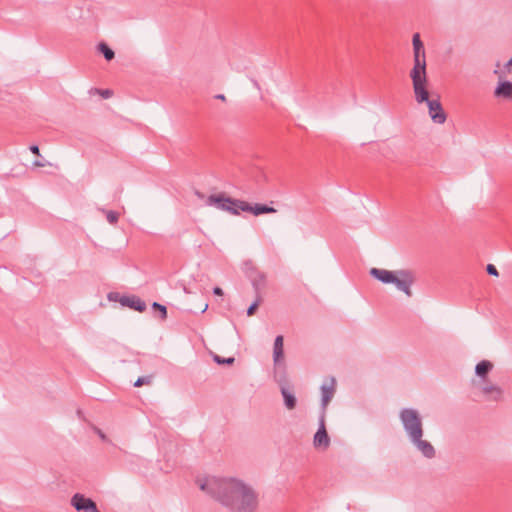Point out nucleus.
I'll use <instances>...</instances> for the list:
<instances>
[{"mask_svg":"<svg viewBox=\"0 0 512 512\" xmlns=\"http://www.w3.org/2000/svg\"><path fill=\"white\" fill-rule=\"evenodd\" d=\"M99 435H100V437H101L102 439H104V438H105V435H104L101 431H99Z\"/></svg>","mask_w":512,"mask_h":512,"instance_id":"nucleus-36","label":"nucleus"},{"mask_svg":"<svg viewBox=\"0 0 512 512\" xmlns=\"http://www.w3.org/2000/svg\"><path fill=\"white\" fill-rule=\"evenodd\" d=\"M494 95L498 98L510 100L512 99V82H500L495 88Z\"/></svg>","mask_w":512,"mask_h":512,"instance_id":"nucleus-14","label":"nucleus"},{"mask_svg":"<svg viewBox=\"0 0 512 512\" xmlns=\"http://www.w3.org/2000/svg\"><path fill=\"white\" fill-rule=\"evenodd\" d=\"M238 208H240V211L251 212L256 216L276 212V209L271 206L265 204H255L252 206L249 203L241 200L238 202Z\"/></svg>","mask_w":512,"mask_h":512,"instance_id":"nucleus-9","label":"nucleus"},{"mask_svg":"<svg viewBox=\"0 0 512 512\" xmlns=\"http://www.w3.org/2000/svg\"><path fill=\"white\" fill-rule=\"evenodd\" d=\"M46 162H33L34 167H44Z\"/></svg>","mask_w":512,"mask_h":512,"instance_id":"nucleus-32","label":"nucleus"},{"mask_svg":"<svg viewBox=\"0 0 512 512\" xmlns=\"http://www.w3.org/2000/svg\"><path fill=\"white\" fill-rule=\"evenodd\" d=\"M119 302L122 306L129 307L138 312L146 310V303L138 296H121Z\"/></svg>","mask_w":512,"mask_h":512,"instance_id":"nucleus-11","label":"nucleus"},{"mask_svg":"<svg viewBox=\"0 0 512 512\" xmlns=\"http://www.w3.org/2000/svg\"><path fill=\"white\" fill-rule=\"evenodd\" d=\"M265 284V276L263 274H260L259 275V279H255L253 280V286L255 287V289L258 291L260 289L261 286H264Z\"/></svg>","mask_w":512,"mask_h":512,"instance_id":"nucleus-25","label":"nucleus"},{"mask_svg":"<svg viewBox=\"0 0 512 512\" xmlns=\"http://www.w3.org/2000/svg\"><path fill=\"white\" fill-rule=\"evenodd\" d=\"M493 368V365L488 360H482L475 367V372L479 377H485Z\"/></svg>","mask_w":512,"mask_h":512,"instance_id":"nucleus-17","label":"nucleus"},{"mask_svg":"<svg viewBox=\"0 0 512 512\" xmlns=\"http://www.w3.org/2000/svg\"><path fill=\"white\" fill-rule=\"evenodd\" d=\"M196 195L200 198H203L204 196L200 192H196Z\"/></svg>","mask_w":512,"mask_h":512,"instance_id":"nucleus-34","label":"nucleus"},{"mask_svg":"<svg viewBox=\"0 0 512 512\" xmlns=\"http://www.w3.org/2000/svg\"><path fill=\"white\" fill-rule=\"evenodd\" d=\"M335 386H336V380L334 377H331L329 379V383H324L321 386V393H322V399H321V406H322V412L325 413L326 407L331 401V399L334 396L335 393Z\"/></svg>","mask_w":512,"mask_h":512,"instance_id":"nucleus-10","label":"nucleus"},{"mask_svg":"<svg viewBox=\"0 0 512 512\" xmlns=\"http://www.w3.org/2000/svg\"><path fill=\"white\" fill-rule=\"evenodd\" d=\"M98 92L100 93V95L103 97V98H110L112 96V91L109 90V89H105V90H98Z\"/></svg>","mask_w":512,"mask_h":512,"instance_id":"nucleus-27","label":"nucleus"},{"mask_svg":"<svg viewBox=\"0 0 512 512\" xmlns=\"http://www.w3.org/2000/svg\"><path fill=\"white\" fill-rule=\"evenodd\" d=\"M281 394L284 399V404L288 410H293L296 407L297 400L296 397L291 393L286 386L282 385Z\"/></svg>","mask_w":512,"mask_h":512,"instance_id":"nucleus-16","label":"nucleus"},{"mask_svg":"<svg viewBox=\"0 0 512 512\" xmlns=\"http://www.w3.org/2000/svg\"><path fill=\"white\" fill-rule=\"evenodd\" d=\"M240 200L226 197L224 193L210 195L206 199L207 206H214L217 209L227 211L233 215H239L240 208H238Z\"/></svg>","mask_w":512,"mask_h":512,"instance_id":"nucleus-6","label":"nucleus"},{"mask_svg":"<svg viewBox=\"0 0 512 512\" xmlns=\"http://www.w3.org/2000/svg\"><path fill=\"white\" fill-rule=\"evenodd\" d=\"M254 85L259 89V84H258V82L254 81Z\"/></svg>","mask_w":512,"mask_h":512,"instance_id":"nucleus-37","label":"nucleus"},{"mask_svg":"<svg viewBox=\"0 0 512 512\" xmlns=\"http://www.w3.org/2000/svg\"><path fill=\"white\" fill-rule=\"evenodd\" d=\"M208 308V304H205L204 308L202 309V312H205Z\"/></svg>","mask_w":512,"mask_h":512,"instance_id":"nucleus-35","label":"nucleus"},{"mask_svg":"<svg viewBox=\"0 0 512 512\" xmlns=\"http://www.w3.org/2000/svg\"><path fill=\"white\" fill-rule=\"evenodd\" d=\"M486 271L489 275L498 276V271L493 264H488L486 267Z\"/></svg>","mask_w":512,"mask_h":512,"instance_id":"nucleus-26","label":"nucleus"},{"mask_svg":"<svg viewBox=\"0 0 512 512\" xmlns=\"http://www.w3.org/2000/svg\"><path fill=\"white\" fill-rule=\"evenodd\" d=\"M511 67H512V58L506 63L505 65V69L508 73L511 72Z\"/></svg>","mask_w":512,"mask_h":512,"instance_id":"nucleus-30","label":"nucleus"},{"mask_svg":"<svg viewBox=\"0 0 512 512\" xmlns=\"http://www.w3.org/2000/svg\"><path fill=\"white\" fill-rule=\"evenodd\" d=\"M200 489L232 511L251 512L258 508V494L244 482L234 478H207Z\"/></svg>","mask_w":512,"mask_h":512,"instance_id":"nucleus-1","label":"nucleus"},{"mask_svg":"<svg viewBox=\"0 0 512 512\" xmlns=\"http://www.w3.org/2000/svg\"><path fill=\"white\" fill-rule=\"evenodd\" d=\"M411 443L422 453L424 457L431 459L435 456V449L432 444L423 440L422 437L412 440Z\"/></svg>","mask_w":512,"mask_h":512,"instance_id":"nucleus-12","label":"nucleus"},{"mask_svg":"<svg viewBox=\"0 0 512 512\" xmlns=\"http://www.w3.org/2000/svg\"><path fill=\"white\" fill-rule=\"evenodd\" d=\"M413 44V60L414 65L410 72L414 93L417 98L421 100L426 99V92L423 88V83L427 82L426 72V54L423 42L420 39L419 33H415L412 39Z\"/></svg>","mask_w":512,"mask_h":512,"instance_id":"nucleus-2","label":"nucleus"},{"mask_svg":"<svg viewBox=\"0 0 512 512\" xmlns=\"http://www.w3.org/2000/svg\"><path fill=\"white\" fill-rule=\"evenodd\" d=\"M370 275L384 284H394L396 288L408 297L412 296L411 287L415 282V274L408 269L389 271L386 269L371 268Z\"/></svg>","mask_w":512,"mask_h":512,"instance_id":"nucleus-3","label":"nucleus"},{"mask_svg":"<svg viewBox=\"0 0 512 512\" xmlns=\"http://www.w3.org/2000/svg\"><path fill=\"white\" fill-rule=\"evenodd\" d=\"M261 299L257 298L247 309V315L252 316L260 304Z\"/></svg>","mask_w":512,"mask_h":512,"instance_id":"nucleus-24","label":"nucleus"},{"mask_svg":"<svg viewBox=\"0 0 512 512\" xmlns=\"http://www.w3.org/2000/svg\"><path fill=\"white\" fill-rule=\"evenodd\" d=\"M71 505L78 512H100L96 503L91 498L80 493L72 496Z\"/></svg>","mask_w":512,"mask_h":512,"instance_id":"nucleus-7","label":"nucleus"},{"mask_svg":"<svg viewBox=\"0 0 512 512\" xmlns=\"http://www.w3.org/2000/svg\"><path fill=\"white\" fill-rule=\"evenodd\" d=\"M98 48H99V51L101 53H103V55L107 61H110L114 58V56H115L114 51L112 49H110L105 43H100Z\"/></svg>","mask_w":512,"mask_h":512,"instance_id":"nucleus-19","label":"nucleus"},{"mask_svg":"<svg viewBox=\"0 0 512 512\" xmlns=\"http://www.w3.org/2000/svg\"><path fill=\"white\" fill-rule=\"evenodd\" d=\"M283 340V336L278 335L274 341L273 362L275 366H279L280 362L284 360Z\"/></svg>","mask_w":512,"mask_h":512,"instance_id":"nucleus-13","label":"nucleus"},{"mask_svg":"<svg viewBox=\"0 0 512 512\" xmlns=\"http://www.w3.org/2000/svg\"><path fill=\"white\" fill-rule=\"evenodd\" d=\"M213 359L218 364H228V365L233 364L235 361L234 357L223 358L219 355H215Z\"/></svg>","mask_w":512,"mask_h":512,"instance_id":"nucleus-23","label":"nucleus"},{"mask_svg":"<svg viewBox=\"0 0 512 512\" xmlns=\"http://www.w3.org/2000/svg\"><path fill=\"white\" fill-rule=\"evenodd\" d=\"M30 150L32 153H34L36 156L41 157L39 153V147L37 145L30 146Z\"/></svg>","mask_w":512,"mask_h":512,"instance_id":"nucleus-28","label":"nucleus"},{"mask_svg":"<svg viewBox=\"0 0 512 512\" xmlns=\"http://www.w3.org/2000/svg\"><path fill=\"white\" fill-rule=\"evenodd\" d=\"M152 376L151 375H148V376H141L139 377L135 382H134V386L135 387H141L143 385H149L151 384L152 382Z\"/></svg>","mask_w":512,"mask_h":512,"instance_id":"nucleus-20","label":"nucleus"},{"mask_svg":"<svg viewBox=\"0 0 512 512\" xmlns=\"http://www.w3.org/2000/svg\"><path fill=\"white\" fill-rule=\"evenodd\" d=\"M215 98L221 101H226V97L224 94H217L215 95Z\"/></svg>","mask_w":512,"mask_h":512,"instance_id":"nucleus-31","label":"nucleus"},{"mask_svg":"<svg viewBox=\"0 0 512 512\" xmlns=\"http://www.w3.org/2000/svg\"><path fill=\"white\" fill-rule=\"evenodd\" d=\"M273 377L274 380L280 385V388L282 387V385L286 386L287 375L284 360L280 362L279 366L274 365Z\"/></svg>","mask_w":512,"mask_h":512,"instance_id":"nucleus-15","label":"nucleus"},{"mask_svg":"<svg viewBox=\"0 0 512 512\" xmlns=\"http://www.w3.org/2000/svg\"><path fill=\"white\" fill-rule=\"evenodd\" d=\"M482 392L485 394V395H489L493 400H498L500 399L501 395H502V390L500 387L498 386H495V385H485L483 388H482Z\"/></svg>","mask_w":512,"mask_h":512,"instance_id":"nucleus-18","label":"nucleus"},{"mask_svg":"<svg viewBox=\"0 0 512 512\" xmlns=\"http://www.w3.org/2000/svg\"><path fill=\"white\" fill-rule=\"evenodd\" d=\"M213 293L217 296H222L223 295V290L220 288V287H214L213 288Z\"/></svg>","mask_w":512,"mask_h":512,"instance_id":"nucleus-29","label":"nucleus"},{"mask_svg":"<svg viewBox=\"0 0 512 512\" xmlns=\"http://www.w3.org/2000/svg\"><path fill=\"white\" fill-rule=\"evenodd\" d=\"M427 84H428V81L423 83V88L426 92V99L421 100V98L420 97L417 98V94L414 93L415 100L419 104L426 102L428 109H429V115H430L431 120L435 124H443V123H445V121L447 119V114L445 113V111L442 107V104L440 103V101L438 99H429V92L427 89Z\"/></svg>","mask_w":512,"mask_h":512,"instance_id":"nucleus-5","label":"nucleus"},{"mask_svg":"<svg viewBox=\"0 0 512 512\" xmlns=\"http://www.w3.org/2000/svg\"><path fill=\"white\" fill-rule=\"evenodd\" d=\"M113 295H115L116 297H118V296H119V294H117V293H115V294L111 293V294H109V299H110V300H112V299H113V297H112Z\"/></svg>","mask_w":512,"mask_h":512,"instance_id":"nucleus-33","label":"nucleus"},{"mask_svg":"<svg viewBox=\"0 0 512 512\" xmlns=\"http://www.w3.org/2000/svg\"><path fill=\"white\" fill-rule=\"evenodd\" d=\"M399 418L410 441L416 438L418 439V437H423L422 419L417 410L403 408L400 411Z\"/></svg>","mask_w":512,"mask_h":512,"instance_id":"nucleus-4","label":"nucleus"},{"mask_svg":"<svg viewBox=\"0 0 512 512\" xmlns=\"http://www.w3.org/2000/svg\"><path fill=\"white\" fill-rule=\"evenodd\" d=\"M105 214H106V218H107V221L110 223V224H116L118 222V219H119V214L115 211H104Z\"/></svg>","mask_w":512,"mask_h":512,"instance_id":"nucleus-21","label":"nucleus"},{"mask_svg":"<svg viewBox=\"0 0 512 512\" xmlns=\"http://www.w3.org/2000/svg\"><path fill=\"white\" fill-rule=\"evenodd\" d=\"M152 308H153L154 310H157V311H159V312H160V314H161L160 316H161V319H162V320L166 319V317H167V308H166L164 305L159 304V303H157V302H154V303L152 304Z\"/></svg>","mask_w":512,"mask_h":512,"instance_id":"nucleus-22","label":"nucleus"},{"mask_svg":"<svg viewBox=\"0 0 512 512\" xmlns=\"http://www.w3.org/2000/svg\"><path fill=\"white\" fill-rule=\"evenodd\" d=\"M313 444L315 448H328L330 445V438L325 428V415L322 412L319 419V428L314 435Z\"/></svg>","mask_w":512,"mask_h":512,"instance_id":"nucleus-8","label":"nucleus"}]
</instances>
